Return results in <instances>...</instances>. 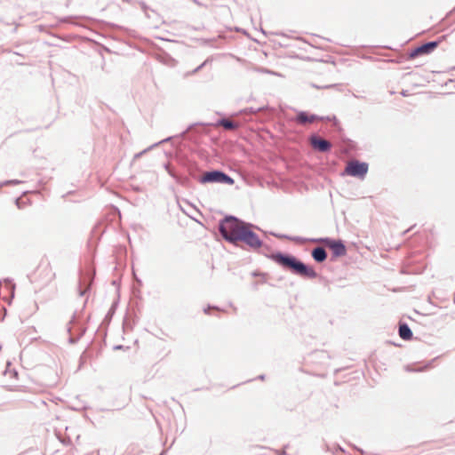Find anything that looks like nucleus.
I'll return each instance as SVG.
<instances>
[{
	"label": "nucleus",
	"instance_id": "9b49d317",
	"mask_svg": "<svg viewBox=\"0 0 455 455\" xmlns=\"http://www.w3.org/2000/svg\"><path fill=\"white\" fill-rule=\"evenodd\" d=\"M399 335L404 340H409L412 337V332L409 326L405 323L399 326Z\"/></svg>",
	"mask_w": 455,
	"mask_h": 455
},
{
	"label": "nucleus",
	"instance_id": "39448f33",
	"mask_svg": "<svg viewBox=\"0 0 455 455\" xmlns=\"http://www.w3.org/2000/svg\"><path fill=\"white\" fill-rule=\"evenodd\" d=\"M203 182H222L232 184L233 180L221 172H210L204 174Z\"/></svg>",
	"mask_w": 455,
	"mask_h": 455
},
{
	"label": "nucleus",
	"instance_id": "423d86ee",
	"mask_svg": "<svg viewBox=\"0 0 455 455\" xmlns=\"http://www.w3.org/2000/svg\"><path fill=\"white\" fill-rule=\"evenodd\" d=\"M437 45L438 44L436 42H429L425 44H422L412 50L409 53V58L415 59L416 57L420 55L429 54L437 47Z\"/></svg>",
	"mask_w": 455,
	"mask_h": 455
},
{
	"label": "nucleus",
	"instance_id": "6e6552de",
	"mask_svg": "<svg viewBox=\"0 0 455 455\" xmlns=\"http://www.w3.org/2000/svg\"><path fill=\"white\" fill-rule=\"evenodd\" d=\"M310 142L314 148L318 149L321 152H326L331 147V143L328 140H325L316 136L311 137Z\"/></svg>",
	"mask_w": 455,
	"mask_h": 455
},
{
	"label": "nucleus",
	"instance_id": "0eeeda50",
	"mask_svg": "<svg viewBox=\"0 0 455 455\" xmlns=\"http://www.w3.org/2000/svg\"><path fill=\"white\" fill-rule=\"evenodd\" d=\"M239 241L246 243L252 248H259L261 246V242L257 235L251 231L249 228H246Z\"/></svg>",
	"mask_w": 455,
	"mask_h": 455
},
{
	"label": "nucleus",
	"instance_id": "20e7f679",
	"mask_svg": "<svg viewBox=\"0 0 455 455\" xmlns=\"http://www.w3.org/2000/svg\"><path fill=\"white\" fill-rule=\"evenodd\" d=\"M33 277L36 281H51L54 277V274L52 273L50 264L45 261L38 265L33 273Z\"/></svg>",
	"mask_w": 455,
	"mask_h": 455
},
{
	"label": "nucleus",
	"instance_id": "9d476101",
	"mask_svg": "<svg viewBox=\"0 0 455 455\" xmlns=\"http://www.w3.org/2000/svg\"><path fill=\"white\" fill-rule=\"evenodd\" d=\"M327 245L332 250L336 256L346 254V247L340 241H328Z\"/></svg>",
	"mask_w": 455,
	"mask_h": 455
},
{
	"label": "nucleus",
	"instance_id": "f8f14e48",
	"mask_svg": "<svg viewBox=\"0 0 455 455\" xmlns=\"http://www.w3.org/2000/svg\"><path fill=\"white\" fill-rule=\"evenodd\" d=\"M312 256L315 259V260H316L318 262L323 261L327 257L326 251H324V249H323L321 247L314 249V251L312 252Z\"/></svg>",
	"mask_w": 455,
	"mask_h": 455
},
{
	"label": "nucleus",
	"instance_id": "f03ea898",
	"mask_svg": "<svg viewBox=\"0 0 455 455\" xmlns=\"http://www.w3.org/2000/svg\"><path fill=\"white\" fill-rule=\"evenodd\" d=\"M246 227L234 218L226 219L220 227V231L225 239L236 242L239 241L246 230Z\"/></svg>",
	"mask_w": 455,
	"mask_h": 455
},
{
	"label": "nucleus",
	"instance_id": "f257e3e1",
	"mask_svg": "<svg viewBox=\"0 0 455 455\" xmlns=\"http://www.w3.org/2000/svg\"><path fill=\"white\" fill-rule=\"evenodd\" d=\"M275 260L286 269L292 273L307 278H315L316 273L312 267H308L304 263L299 261L295 257L277 254L274 257Z\"/></svg>",
	"mask_w": 455,
	"mask_h": 455
},
{
	"label": "nucleus",
	"instance_id": "7ed1b4c3",
	"mask_svg": "<svg viewBox=\"0 0 455 455\" xmlns=\"http://www.w3.org/2000/svg\"><path fill=\"white\" fill-rule=\"evenodd\" d=\"M347 174L354 177H363L368 172V164L358 161H350L345 169Z\"/></svg>",
	"mask_w": 455,
	"mask_h": 455
},
{
	"label": "nucleus",
	"instance_id": "1a4fd4ad",
	"mask_svg": "<svg viewBox=\"0 0 455 455\" xmlns=\"http://www.w3.org/2000/svg\"><path fill=\"white\" fill-rule=\"evenodd\" d=\"M321 118L315 115H309L307 112H300L296 116V122L300 124H312L315 123Z\"/></svg>",
	"mask_w": 455,
	"mask_h": 455
},
{
	"label": "nucleus",
	"instance_id": "ddd939ff",
	"mask_svg": "<svg viewBox=\"0 0 455 455\" xmlns=\"http://www.w3.org/2000/svg\"><path fill=\"white\" fill-rule=\"evenodd\" d=\"M219 124L221 125L226 130H235L237 128V124L228 119L220 120Z\"/></svg>",
	"mask_w": 455,
	"mask_h": 455
}]
</instances>
